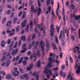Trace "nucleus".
<instances>
[{
    "mask_svg": "<svg viewBox=\"0 0 80 80\" xmlns=\"http://www.w3.org/2000/svg\"><path fill=\"white\" fill-rule=\"evenodd\" d=\"M38 68H40L41 66V61L40 60H39L38 62Z\"/></svg>",
    "mask_w": 80,
    "mask_h": 80,
    "instance_id": "obj_23",
    "label": "nucleus"
},
{
    "mask_svg": "<svg viewBox=\"0 0 80 80\" xmlns=\"http://www.w3.org/2000/svg\"><path fill=\"white\" fill-rule=\"evenodd\" d=\"M26 47H27V45L26 44H23L22 48V49H25H25Z\"/></svg>",
    "mask_w": 80,
    "mask_h": 80,
    "instance_id": "obj_43",
    "label": "nucleus"
},
{
    "mask_svg": "<svg viewBox=\"0 0 80 80\" xmlns=\"http://www.w3.org/2000/svg\"><path fill=\"white\" fill-rule=\"evenodd\" d=\"M23 76L24 77L26 78V80H28V75L25 74L23 75Z\"/></svg>",
    "mask_w": 80,
    "mask_h": 80,
    "instance_id": "obj_30",
    "label": "nucleus"
},
{
    "mask_svg": "<svg viewBox=\"0 0 80 80\" xmlns=\"http://www.w3.org/2000/svg\"><path fill=\"white\" fill-rule=\"evenodd\" d=\"M63 72L62 71H61L60 73V76H63Z\"/></svg>",
    "mask_w": 80,
    "mask_h": 80,
    "instance_id": "obj_48",
    "label": "nucleus"
},
{
    "mask_svg": "<svg viewBox=\"0 0 80 80\" xmlns=\"http://www.w3.org/2000/svg\"><path fill=\"white\" fill-rule=\"evenodd\" d=\"M27 23V20H25L23 22L21 23L22 27V28H24L25 27V26H26V24Z\"/></svg>",
    "mask_w": 80,
    "mask_h": 80,
    "instance_id": "obj_8",
    "label": "nucleus"
},
{
    "mask_svg": "<svg viewBox=\"0 0 80 80\" xmlns=\"http://www.w3.org/2000/svg\"><path fill=\"white\" fill-rule=\"evenodd\" d=\"M56 28H57V32L58 33H59V32H60V27H59V26H58V27L57 26Z\"/></svg>",
    "mask_w": 80,
    "mask_h": 80,
    "instance_id": "obj_40",
    "label": "nucleus"
},
{
    "mask_svg": "<svg viewBox=\"0 0 80 80\" xmlns=\"http://www.w3.org/2000/svg\"><path fill=\"white\" fill-rule=\"evenodd\" d=\"M11 42V39H9L8 40V44H10Z\"/></svg>",
    "mask_w": 80,
    "mask_h": 80,
    "instance_id": "obj_60",
    "label": "nucleus"
},
{
    "mask_svg": "<svg viewBox=\"0 0 80 80\" xmlns=\"http://www.w3.org/2000/svg\"><path fill=\"white\" fill-rule=\"evenodd\" d=\"M29 29V25H27L26 26V32L27 33L28 32Z\"/></svg>",
    "mask_w": 80,
    "mask_h": 80,
    "instance_id": "obj_31",
    "label": "nucleus"
},
{
    "mask_svg": "<svg viewBox=\"0 0 80 80\" xmlns=\"http://www.w3.org/2000/svg\"><path fill=\"white\" fill-rule=\"evenodd\" d=\"M69 60H70V62H71L72 63H73V59H72V58L71 57H70L69 58Z\"/></svg>",
    "mask_w": 80,
    "mask_h": 80,
    "instance_id": "obj_46",
    "label": "nucleus"
},
{
    "mask_svg": "<svg viewBox=\"0 0 80 80\" xmlns=\"http://www.w3.org/2000/svg\"><path fill=\"white\" fill-rule=\"evenodd\" d=\"M19 71L21 73H24V71L22 68H20Z\"/></svg>",
    "mask_w": 80,
    "mask_h": 80,
    "instance_id": "obj_37",
    "label": "nucleus"
},
{
    "mask_svg": "<svg viewBox=\"0 0 80 80\" xmlns=\"http://www.w3.org/2000/svg\"><path fill=\"white\" fill-rule=\"evenodd\" d=\"M65 67V65H62L61 67V68H62V70H64Z\"/></svg>",
    "mask_w": 80,
    "mask_h": 80,
    "instance_id": "obj_59",
    "label": "nucleus"
},
{
    "mask_svg": "<svg viewBox=\"0 0 80 80\" xmlns=\"http://www.w3.org/2000/svg\"><path fill=\"white\" fill-rule=\"evenodd\" d=\"M19 72L18 71H16L15 72L13 73V75L14 77H17V76H18V75H19Z\"/></svg>",
    "mask_w": 80,
    "mask_h": 80,
    "instance_id": "obj_11",
    "label": "nucleus"
},
{
    "mask_svg": "<svg viewBox=\"0 0 80 80\" xmlns=\"http://www.w3.org/2000/svg\"><path fill=\"white\" fill-rule=\"evenodd\" d=\"M80 19V15H77L75 16V19L76 20H78Z\"/></svg>",
    "mask_w": 80,
    "mask_h": 80,
    "instance_id": "obj_27",
    "label": "nucleus"
},
{
    "mask_svg": "<svg viewBox=\"0 0 80 80\" xmlns=\"http://www.w3.org/2000/svg\"><path fill=\"white\" fill-rule=\"evenodd\" d=\"M21 38L22 40L24 42H25V41L26 40V37H25V36H22L21 37Z\"/></svg>",
    "mask_w": 80,
    "mask_h": 80,
    "instance_id": "obj_17",
    "label": "nucleus"
},
{
    "mask_svg": "<svg viewBox=\"0 0 80 80\" xmlns=\"http://www.w3.org/2000/svg\"><path fill=\"white\" fill-rule=\"evenodd\" d=\"M42 10H41V8H39L38 9V15H40V14L42 13Z\"/></svg>",
    "mask_w": 80,
    "mask_h": 80,
    "instance_id": "obj_20",
    "label": "nucleus"
},
{
    "mask_svg": "<svg viewBox=\"0 0 80 80\" xmlns=\"http://www.w3.org/2000/svg\"><path fill=\"white\" fill-rule=\"evenodd\" d=\"M53 27V24H52L51 26V37H53V35H54V32H55V28Z\"/></svg>",
    "mask_w": 80,
    "mask_h": 80,
    "instance_id": "obj_2",
    "label": "nucleus"
},
{
    "mask_svg": "<svg viewBox=\"0 0 80 80\" xmlns=\"http://www.w3.org/2000/svg\"><path fill=\"white\" fill-rule=\"evenodd\" d=\"M1 45L2 47H5V41L3 40L2 42Z\"/></svg>",
    "mask_w": 80,
    "mask_h": 80,
    "instance_id": "obj_22",
    "label": "nucleus"
},
{
    "mask_svg": "<svg viewBox=\"0 0 80 80\" xmlns=\"http://www.w3.org/2000/svg\"><path fill=\"white\" fill-rule=\"evenodd\" d=\"M58 6L57 8V10L56 11V14L58 16H59V14H58V11L59 10V2H58Z\"/></svg>",
    "mask_w": 80,
    "mask_h": 80,
    "instance_id": "obj_10",
    "label": "nucleus"
},
{
    "mask_svg": "<svg viewBox=\"0 0 80 80\" xmlns=\"http://www.w3.org/2000/svg\"><path fill=\"white\" fill-rule=\"evenodd\" d=\"M14 16V12H12L11 14V17H10V18H12V17H13Z\"/></svg>",
    "mask_w": 80,
    "mask_h": 80,
    "instance_id": "obj_54",
    "label": "nucleus"
},
{
    "mask_svg": "<svg viewBox=\"0 0 80 80\" xmlns=\"http://www.w3.org/2000/svg\"><path fill=\"white\" fill-rule=\"evenodd\" d=\"M67 28H66L65 30H63V32L64 33H67Z\"/></svg>",
    "mask_w": 80,
    "mask_h": 80,
    "instance_id": "obj_64",
    "label": "nucleus"
},
{
    "mask_svg": "<svg viewBox=\"0 0 80 80\" xmlns=\"http://www.w3.org/2000/svg\"><path fill=\"white\" fill-rule=\"evenodd\" d=\"M72 51H73V52H74L75 53H77V50H76V49L75 48H74L72 49Z\"/></svg>",
    "mask_w": 80,
    "mask_h": 80,
    "instance_id": "obj_49",
    "label": "nucleus"
},
{
    "mask_svg": "<svg viewBox=\"0 0 80 80\" xmlns=\"http://www.w3.org/2000/svg\"><path fill=\"white\" fill-rule=\"evenodd\" d=\"M31 53H32V52H31L30 51L28 52L27 53V55L28 56H29L30 55H31Z\"/></svg>",
    "mask_w": 80,
    "mask_h": 80,
    "instance_id": "obj_61",
    "label": "nucleus"
},
{
    "mask_svg": "<svg viewBox=\"0 0 80 80\" xmlns=\"http://www.w3.org/2000/svg\"><path fill=\"white\" fill-rule=\"evenodd\" d=\"M44 73L46 74V75H48L49 73H50V71L49 70L47 69V68H44Z\"/></svg>",
    "mask_w": 80,
    "mask_h": 80,
    "instance_id": "obj_9",
    "label": "nucleus"
},
{
    "mask_svg": "<svg viewBox=\"0 0 80 80\" xmlns=\"http://www.w3.org/2000/svg\"><path fill=\"white\" fill-rule=\"evenodd\" d=\"M19 58H20V57L19 56H18L16 58H15L13 59L12 60V62H14V61H15V62H17L18 60V59H19Z\"/></svg>",
    "mask_w": 80,
    "mask_h": 80,
    "instance_id": "obj_16",
    "label": "nucleus"
},
{
    "mask_svg": "<svg viewBox=\"0 0 80 80\" xmlns=\"http://www.w3.org/2000/svg\"><path fill=\"white\" fill-rule=\"evenodd\" d=\"M30 26L31 27H33V21H30L29 23Z\"/></svg>",
    "mask_w": 80,
    "mask_h": 80,
    "instance_id": "obj_38",
    "label": "nucleus"
},
{
    "mask_svg": "<svg viewBox=\"0 0 80 80\" xmlns=\"http://www.w3.org/2000/svg\"><path fill=\"white\" fill-rule=\"evenodd\" d=\"M52 63H49L48 64V67H49V68H52Z\"/></svg>",
    "mask_w": 80,
    "mask_h": 80,
    "instance_id": "obj_34",
    "label": "nucleus"
},
{
    "mask_svg": "<svg viewBox=\"0 0 80 80\" xmlns=\"http://www.w3.org/2000/svg\"><path fill=\"white\" fill-rule=\"evenodd\" d=\"M33 56L34 58H35V59L33 60V62H35L37 60V54L36 53H35L34 55L33 54H31L30 57V59L32 60Z\"/></svg>",
    "mask_w": 80,
    "mask_h": 80,
    "instance_id": "obj_7",
    "label": "nucleus"
},
{
    "mask_svg": "<svg viewBox=\"0 0 80 80\" xmlns=\"http://www.w3.org/2000/svg\"><path fill=\"white\" fill-rule=\"evenodd\" d=\"M51 8H52L51 7V6H49L48 7V11H47L46 12V15H48V12L49 13H50V12H51Z\"/></svg>",
    "mask_w": 80,
    "mask_h": 80,
    "instance_id": "obj_12",
    "label": "nucleus"
},
{
    "mask_svg": "<svg viewBox=\"0 0 80 80\" xmlns=\"http://www.w3.org/2000/svg\"><path fill=\"white\" fill-rule=\"evenodd\" d=\"M11 24H12V21H9L7 23L6 25L7 27H12V25H11Z\"/></svg>",
    "mask_w": 80,
    "mask_h": 80,
    "instance_id": "obj_13",
    "label": "nucleus"
},
{
    "mask_svg": "<svg viewBox=\"0 0 80 80\" xmlns=\"http://www.w3.org/2000/svg\"><path fill=\"white\" fill-rule=\"evenodd\" d=\"M27 48H25L23 50L21 51V53H24V52H25L27 51Z\"/></svg>",
    "mask_w": 80,
    "mask_h": 80,
    "instance_id": "obj_36",
    "label": "nucleus"
},
{
    "mask_svg": "<svg viewBox=\"0 0 80 80\" xmlns=\"http://www.w3.org/2000/svg\"><path fill=\"white\" fill-rule=\"evenodd\" d=\"M17 21V18H15L13 20V22L14 23H15Z\"/></svg>",
    "mask_w": 80,
    "mask_h": 80,
    "instance_id": "obj_42",
    "label": "nucleus"
},
{
    "mask_svg": "<svg viewBox=\"0 0 80 80\" xmlns=\"http://www.w3.org/2000/svg\"><path fill=\"white\" fill-rule=\"evenodd\" d=\"M49 60V62L50 63H52V61H53V59H52V58H49L48 59Z\"/></svg>",
    "mask_w": 80,
    "mask_h": 80,
    "instance_id": "obj_33",
    "label": "nucleus"
},
{
    "mask_svg": "<svg viewBox=\"0 0 80 80\" xmlns=\"http://www.w3.org/2000/svg\"><path fill=\"white\" fill-rule=\"evenodd\" d=\"M49 73L50 75H52V71H53V69L52 70H49Z\"/></svg>",
    "mask_w": 80,
    "mask_h": 80,
    "instance_id": "obj_51",
    "label": "nucleus"
},
{
    "mask_svg": "<svg viewBox=\"0 0 80 80\" xmlns=\"http://www.w3.org/2000/svg\"><path fill=\"white\" fill-rule=\"evenodd\" d=\"M71 40H72V41H75V38L74 36L72 35L71 36Z\"/></svg>",
    "mask_w": 80,
    "mask_h": 80,
    "instance_id": "obj_35",
    "label": "nucleus"
},
{
    "mask_svg": "<svg viewBox=\"0 0 80 80\" xmlns=\"http://www.w3.org/2000/svg\"><path fill=\"white\" fill-rule=\"evenodd\" d=\"M55 42L56 43H58V44H59V42L58 41V37L56 35L55 36Z\"/></svg>",
    "mask_w": 80,
    "mask_h": 80,
    "instance_id": "obj_18",
    "label": "nucleus"
},
{
    "mask_svg": "<svg viewBox=\"0 0 80 80\" xmlns=\"http://www.w3.org/2000/svg\"><path fill=\"white\" fill-rule=\"evenodd\" d=\"M6 79H8V80H10L12 78V76L9 74H8L6 77Z\"/></svg>",
    "mask_w": 80,
    "mask_h": 80,
    "instance_id": "obj_19",
    "label": "nucleus"
},
{
    "mask_svg": "<svg viewBox=\"0 0 80 80\" xmlns=\"http://www.w3.org/2000/svg\"><path fill=\"white\" fill-rule=\"evenodd\" d=\"M59 56L61 58H62V57H63V52L60 53Z\"/></svg>",
    "mask_w": 80,
    "mask_h": 80,
    "instance_id": "obj_63",
    "label": "nucleus"
},
{
    "mask_svg": "<svg viewBox=\"0 0 80 80\" xmlns=\"http://www.w3.org/2000/svg\"><path fill=\"white\" fill-rule=\"evenodd\" d=\"M46 47L48 50H49V48H50V43L48 42V41H47L46 42Z\"/></svg>",
    "mask_w": 80,
    "mask_h": 80,
    "instance_id": "obj_14",
    "label": "nucleus"
},
{
    "mask_svg": "<svg viewBox=\"0 0 80 80\" xmlns=\"http://www.w3.org/2000/svg\"><path fill=\"white\" fill-rule=\"evenodd\" d=\"M5 21H6V18H4L3 19L2 21V23H4Z\"/></svg>",
    "mask_w": 80,
    "mask_h": 80,
    "instance_id": "obj_55",
    "label": "nucleus"
},
{
    "mask_svg": "<svg viewBox=\"0 0 80 80\" xmlns=\"http://www.w3.org/2000/svg\"><path fill=\"white\" fill-rule=\"evenodd\" d=\"M58 70V67H56L53 68V71H55V70Z\"/></svg>",
    "mask_w": 80,
    "mask_h": 80,
    "instance_id": "obj_62",
    "label": "nucleus"
},
{
    "mask_svg": "<svg viewBox=\"0 0 80 80\" xmlns=\"http://www.w3.org/2000/svg\"><path fill=\"white\" fill-rule=\"evenodd\" d=\"M26 16V13L25 12H24L23 13V15L22 16V18H25V17Z\"/></svg>",
    "mask_w": 80,
    "mask_h": 80,
    "instance_id": "obj_32",
    "label": "nucleus"
},
{
    "mask_svg": "<svg viewBox=\"0 0 80 80\" xmlns=\"http://www.w3.org/2000/svg\"><path fill=\"white\" fill-rule=\"evenodd\" d=\"M36 36V35L35 34H34L32 35V40H34L35 38V37Z\"/></svg>",
    "mask_w": 80,
    "mask_h": 80,
    "instance_id": "obj_44",
    "label": "nucleus"
},
{
    "mask_svg": "<svg viewBox=\"0 0 80 80\" xmlns=\"http://www.w3.org/2000/svg\"><path fill=\"white\" fill-rule=\"evenodd\" d=\"M31 12H34L35 13H37V10L35 8H34V5H32L31 7Z\"/></svg>",
    "mask_w": 80,
    "mask_h": 80,
    "instance_id": "obj_3",
    "label": "nucleus"
},
{
    "mask_svg": "<svg viewBox=\"0 0 80 80\" xmlns=\"http://www.w3.org/2000/svg\"><path fill=\"white\" fill-rule=\"evenodd\" d=\"M40 45H41L40 47H41V51L42 52H45V49H44V46H45V43L43 42V41H41L40 42Z\"/></svg>",
    "mask_w": 80,
    "mask_h": 80,
    "instance_id": "obj_4",
    "label": "nucleus"
},
{
    "mask_svg": "<svg viewBox=\"0 0 80 80\" xmlns=\"http://www.w3.org/2000/svg\"><path fill=\"white\" fill-rule=\"evenodd\" d=\"M70 7L71 8V9L72 10H75V6L73 4H72L70 6Z\"/></svg>",
    "mask_w": 80,
    "mask_h": 80,
    "instance_id": "obj_25",
    "label": "nucleus"
},
{
    "mask_svg": "<svg viewBox=\"0 0 80 80\" xmlns=\"http://www.w3.org/2000/svg\"><path fill=\"white\" fill-rule=\"evenodd\" d=\"M18 49L17 48L15 49V50L14 49L13 50L12 53V56H13L15 55H17V53H18Z\"/></svg>",
    "mask_w": 80,
    "mask_h": 80,
    "instance_id": "obj_6",
    "label": "nucleus"
},
{
    "mask_svg": "<svg viewBox=\"0 0 80 80\" xmlns=\"http://www.w3.org/2000/svg\"><path fill=\"white\" fill-rule=\"evenodd\" d=\"M38 4L39 7H40L41 6V4L40 3V0H38Z\"/></svg>",
    "mask_w": 80,
    "mask_h": 80,
    "instance_id": "obj_50",
    "label": "nucleus"
},
{
    "mask_svg": "<svg viewBox=\"0 0 80 80\" xmlns=\"http://www.w3.org/2000/svg\"><path fill=\"white\" fill-rule=\"evenodd\" d=\"M32 48V44H30L28 47V49H31Z\"/></svg>",
    "mask_w": 80,
    "mask_h": 80,
    "instance_id": "obj_53",
    "label": "nucleus"
},
{
    "mask_svg": "<svg viewBox=\"0 0 80 80\" xmlns=\"http://www.w3.org/2000/svg\"><path fill=\"white\" fill-rule=\"evenodd\" d=\"M21 43H22V41H21V40H19L18 43L19 47H20V46L21 45Z\"/></svg>",
    "mask_w": 80,
    "mask_h": 80,
    "instance_id": "obj_56",
    "label": "nucleus"
},
{
    "mask_svg": "<svg viewBox=\"0 0 80 80\" xmlns=\"http://www.w3.org/2000/svg\"><path fill=\"white\" fill-rule=\"evenodd\" d=\"M6 32L8 34H9L10 33L9 36V37H11V36L13 35L14 34L15 32V29H13L11 31L8 30H7Z\"/></svg>",
    "mask_w": 80,
    "mask_h": 80,
    "instance_id": "obj_1",
    "label": "nucleus"
},
{
    "mask_svg": "<svg viewBox=\"0 0 80 80\" xmlns=\"http://www.w3.org/2000/svg\"><path fill=\"white\" fill-rule=\"evenodd\" d=\"M63 33V31H61L60 33V35L59 37L60 40H61L62 39V34Z\"/></svg>",
    "mask_w": 80,
    "mask_h": 80,
    "instance_id": "obj_29",
    "label": "nucleus"
},
{
    "mask_svg": "<svg viewBox=\"0 0 80 80\" xmlns=\"http://www.w3.org/2000/svg\"><path fill=\"white\" fill-rule=\"evenodd\" d=\"M6 60V56H4L1 59V62H3V61H5Z\"/></svg>",
    "mask_w": 80,
    "mask_h": 80,
    "instance_id": "obj_28",
    "label": "nucleus"
},
{
    "mask_svg": "<svg viewBox=\"0 0 80 80\" xmlns=\"http://www.w3.org/2000/svg\"><path fill=\"white\" fill-rule=\"evenodd\" d=\"M33 67H34V65H33V63H31L29 66L27 68V70L28 71H30L33 68Z\"/></svg>",
    "mask_w": 80,
    "mask_h": 80,
    "instance_id": "obj_5",
    "label": "nucleus"
},
{
    "mask_svg": "<svg viewBox=\"0 0 80 80\" xmlns=\"http://www.w3.org/2000/svg\"><path fill=\"white\" fill-rule=\"evenodd\" d=\"M37 55H38V57H40V50H38L37 51Z\"/></svg>",
    "mask_w": 80,
    "mask_h": 80,
    "instance_id": "obj_39",
    "label": "nucleus"
},
{
    "mask_svg": "<svg viewBox=\"0 0 80 80\" xmlns=\"http://www.w3.org/2000/svg\"><path fill=\"white\" fill-rule=\"evenodd\" d=\"M62 15L63 16V20L65 22H66V19H65V12H62Z\"/></svg>",
    "mask_w": 80,
    "mask_h": 80,
    "instance_id": "obj_26",
    "label": "nucleus"
},
{
    "mask_svg": "<svg viewBox=\"0 0 80 80\" xmlns=\"http://www.w3.org/2000/svg\"><path fill=\"white\" fill-rule=\"evenodd\" d=\"M10 63V61H6V65L7 67H9Z\"/></svg>",
    "mask_w": 80,
    "mask_h": 80,
    "instance_id": "obj_21",
    "label": "nucleus"
},
{
    "mask_svg": "<svg viewBox=\"0 0 80 80\" xmlns=\"http://www.w3.org/2000/svg\"><path fill=\"white\" fill-rule=\"evenodd\" d=\"M32 75L33 76H36L37 77V75H38L36 73V72H34L32 73Z\"/></svg>",
    "mask_w": 80,
    "mask_h": 80,
    "instance_id": "obj_45",
    "label": "nucleus"
},
{
    "mask_svg": "<svg viewBox=\"0 0 80 80\" xmlns=\"http://www.w3.org/2000/svg\"><path fill=\"white\" fill-rule=\"evenodd\" d=\"M46 3L47 5H49L50 3V0H47Z\"/></svg>",
    "mask_w": 80,
    "mask_h": 80,
    "instance_id": "obj_41",
    "label": "nucleus"
},
{
    "mask_svg": "<svg viewBox=\"0 0 80 80\" xmlns=\"http://www.w3.org/2000/svg\"><path fill=\"white\" fill-rule=\"evenodd\" d=\"M23 58H21L18 62V64H20V63H22V62H23Z\"/></svg>",
    "mask_w": 80,
    "mask_h": 80,
    "instance_id": "obj_24",
    "label": "nucleus"
},
{
    "mask_svg": "<svg viewBox=\"0 0 80 80\" xmlns=\"http://www.w3.org/2000/svg\"><path fill=\"white\" fill-rule=\"evenodd\" d=\"M52 46L53 47V50H57L58 49V48L56 47V45H55V44L54 43H52Z\"/></svg>",
    "mask_w": 80,
    "mask_h": 80,
    "instance_id": "obj_15",
    "label": "nucleus"
},
{
    "mask_svg": "<svg viewBox=\"0 0 80 80\" xmlns=\"http://www.w3.org/2000/svg\"><path fill=\"white\" fill-rule=\"evenodd\" d=\"M52 14L53 17H55V14L54 13V11H52Z\"/></svg>",
    "mask_w": 80,
    "mask_h": 80,
    "instance_id": "obj_47",
    "label": "nucleus"
},
{
    "mask_svg": "<svg viewBox=\"0 0 80 80\" xmlns=\"http://www.w3.org/2000/svg\"><path fill=\"white\" fill-rule=\"evenodd\" d=\"M80 69H78L76 70V73H77V74H79V73H80Z\"/></svg>",
    "mask_w": 80,
    "mask_h": 80,
    "instance_id": "obj_52",
    "label": "nucleus"
},
{
    "mask_svg": "<svg viewBox=\"0 0 80 80\" xmlns=\"http://www.w3.org/2000/svg\"><path fill=\"white\" fill-rule=\"evenodd\" d=\"M23 64L24 65H26L27 64V61H24L23 62Z\"/></svg>",
    "mask_w": 80,
    "mask_h": 80,
    "instance_id": "obj_58",
    "label": "nucleus"
},
{
    "mask_svg": "<svg viewBox=\"0 0 80 80\" xmlns=\"http://www.w3.org/2000/svg\"><path fill=\"white\" fill-rule=\"evenodd\" d=\"M18 45V42H16L15 43V44L14 46V48H16L17 47V45Z\"/></svg>",
    "mask_w": 80,
    "mask_h": 80,
    "instance_id": "obj_57",
    "label": "nucleus"
}]
</instances>
